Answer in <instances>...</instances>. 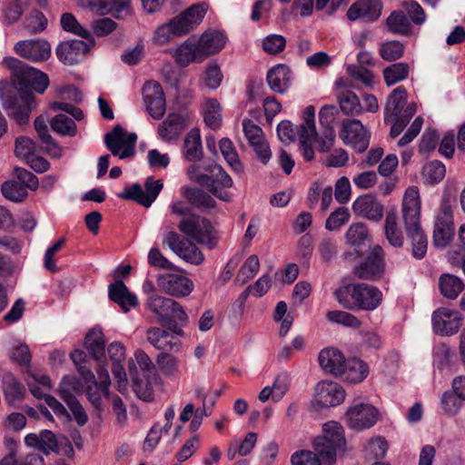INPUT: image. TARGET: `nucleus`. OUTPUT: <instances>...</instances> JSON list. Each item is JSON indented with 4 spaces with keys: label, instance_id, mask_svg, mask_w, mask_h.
I'll return each instance as SVG.
<instances>
[{
    "label": "nucleus",
    "instance_id": "obj_27",
    "mask_svg": "<svg viewBox=\"0 0 465 465\" xmlns=\"http://www.w3.org/2000/svg\"><path fill=\"white\" fill-rule=\"evenodd\" d=\"M185 127V118L179 114L173 113L159 124L158 134L163 140L170 142L178 139Z\"/></svg>",
    "mask_w": 465,
    "mask_h": 465
},
{
    "label": "nucleus",
    "instance_id": "obj_64",
    "mask_svg": "<svg viewBox=\"0 0 465 465\" xmlns=\"http://www.w3.org/2000/svg\"><path fill=\"white\" fill-rule=\"evenodd\" d=\"M292 465H322L315 452L311 450H299L291 457Z\"/></svg>",
    "mask_w": 465,
    "mask_h": 465
},
{
    "label": "nucleus",
    "instance_id": "obj_49",
    "mask_svg": "<svg viewBox=\"0 0 465 465\" xmlns=\"http://www.w3.org/2000/svg\"><path fill=\"white\" fill-rule=\"evenodd\" d=\"M3 195L15 203L23 202L28 195L27 189L17 180H9L3 183L1 188Z\"/></svg>",
    "mask_w": 465,
    "mask_h": 465
},
{
    "label": "nucleus",
    "instance_id": "obj_42",
    "mask_svg": "<svg viewBox=\"0 0 465 465\" xmlns=\"http://www.w3.org/2000/svg\"><path fill=\"white\" fill-rule=\"evenodd\" d=\"M60 23L62 28L64 31L76 35L84 39H86L90 43V45L94 44V40L90 31L84 28L77 21L75 16L71 13L63 14L61 16Z\"/></svg>",
    "mask_w": 465,
    "mask_h": 465
},
{
    "label": "nucleus",
    "instance_id": "obj_60",
    "mask_svg": "<svg viewBox=\"0 0 465 465\" xmlns=\"http://www.w3.org/2000/svg\"><path fill=\"white\" fill-rule=\"evenodd\" d=\"M330 322L344 325L346 327L359 328L361 321L351 313L343 311H330L326 315Z\"/></svg>",
    "mask_w": 465,
    "mask_h": 465
},
{
    "label": "nucleus",
    "instance_id": "obj_3",
    "mask_svg": "<svg viewBox=\"0 0 465 465\" xmlns=\"http://www.w3.org/2000/svg\"><path fill=\"white\" fill-rule=\"evenodd\" d=\"M337 300L345 309L373 311L381 302L382 293L375 286L366 283L353 284L335 292Z\"/></svg>",
    "mask_w": 465,
    "mask_h": 465
},
{
    "label": "nucleus",
    "instance_id": "obj_40",
    "mask_svg": "<svg viewBox=\"0 0 465 465\" xmlns=\"http://www.w3.org/2000/svg\"><path fill=\"white\" fill-rule=\"evenodd\" d=\"M318 439H324L326 442H330L334 446L344 450L346 440L342 426L337 421H328L323 425V435Z\"/></svg>",
    "mask_w": 465,
    "mask_h": 465
},
{
    "label": "nucleus",
    "instance_id": "obj_25",
    "mask_svg": "<svg viewBox=\"0 0 465 465\" xmlns=\"http://www.w3.org/2000/svg\"><path fill=\"white\" fill-rule=\"evenodd\" d=\"M266 80L272 92L284 94L291 85L292 71L286 64H279L268 71Z\"/></svg>",
    "mask_w": 465,
    "mask_h": 465
},
{
    "label": "nucleus",
    "instance_id": "obj_37",
    "mask_svg": "<svg viewBox=\"0 0 465 465\" xmlns=\"http://www.w3.org/2000/svg\"><path fill=\"white\" fill-rule=\"evenodd\" d=\"M440 293L447 299L455 300L464 289L462 280L453 274L444 273L439 279Z\"/></svg>",
    "mask_w": 465,
    "mask_h": 465
},
{
    "label": "nucleus",
    "instance_id": "obj_8",
    "mask_svg": "<svg viewBox=\"0 0 465 465\" xmlns=\"http://www.w3.org/2000/svg\"><path fill=\"white\" fill-rule=\"evenodd\" d=\"M340 138L357 153H363L370 144L371 134L357 119H345L341 122Z\"/></svg>",
    "mask_w": 465,
    "mask_h": 465
},
{
    "label": "nucleus",
    "instance_id": "obj_34",
    "mask_svg": "<svg viewBox=\"0 0 465 465\" xmlns=\"http://www.w3.org/2000/svg\"><path fill=\"white\" fill-rule=\"evenodd\" d=\"M183 194L192 205L202 211H209L216 206L215 200L201 188L184 187Z\"/></svg>",
    "mask_w": 465,
    "mask_h": 465
},
{
    "label": "nucleus",
    "instance_id": "obj_4",
    "mask_svg": "<svg viewBox=\"0 0 465 465\" xmlns=\"http://www.w3.org/2000/svg\"><path fill=\"white\" fill-rule=\"evenodd\" d=\"M3 64L12 72L13 83L15 88L30 90L32 87L37 93L43 94L49 84V78L46 74L28 66L15 57H6Z\"/></svg>",
    "mask_w": 465,
    "mask_h": 465
},
{
    "label": "nucleus",
    "instance_id": "obj_2",
    "mask_svg": "<svg viewBox=\"0 0 465 465\" xmlns=\"http://www.w3.org/2000/svg\"><path fill=\"white\" fill-rule=\"evenodd\" d=\"M144 305L157 316L162 326L170 325L171 331L178 336H183V327L188 324L189 318L178 302L159 294H152L147 296Z\"/></svg>",
    "mask_w": 465,
    "mask_h": 465
},
{
    "label": "nucleus",
    "instance_id": "obj_23",
    "mask_svg": "<svg viewBox=\"0 0 465 465\" xmlns=\"http://www.w3.org/2000/svg\"><path fill=\"white\" fill-rule=\"evenodd\" d=\"M316 400L320 405L325 408L341 404L345 399L343 388L333 381H321L315 388Z\"/></svg>",
    "mask_w": 465,
    "mask_h": 465
},
{
    "label": "nucleus",
    "instance_id": "obj_44",
    "mask_svg": "<svg viewBox=\"0 0 465 465\" xmlns=\"http://www.w3.org/2000/svg\"><path fill=\"white\" fill-rule=\"evenodd\" d=\"M25 389L12 374L5 376L4 394L10 404L20 401L25 396Z\"/></svg>",
    "mask_w": 465,
    "mask_h": 465
},
{
    "label": "nucleus",
    "instance_id": "obj_9",
    "mask_svg": "<svg viewBox=\"0 0 465 465\" xmlns=\"http://www.w3.org/2000/svg\"><path fill=\"white\" fill-rule=\"evenodd\" d=\"M137 135L134 133L126 134L125 131L116 125L110 133L105 134L104 143L113 155L120 159L132 157L134 154V144Z\"/></svg>",
    "mask_w": 465,
    "mask_h": 465
},
{
    "label": "nucleus",
    "instance_id": "obj_11",
    "mask_svg": "<svg viewBox=\"0 0 465 465\" xmlns=\"http://www.w3.org/2000/svg\"><path fill=\"white\" fill-rule=\"evenodd\" d=\"M143 190L139 183H134L130 187L125 188L124 192L119 194L122 199L133 200L139 204L148 208L159 195L163 189V183L152 177H148L144 183Z\"/></svg>",
    "mask_w": 465,
    "mask_h": 465
},
{
    "label": "nucleus",
    "instance_id": "obj_53",
    "mask_svg": "<svg viewBox=\"0 0 465 465\" xmlns=\"http://www.w3.org/2000/svg\"><path fill=\"white\" fill-rule=\"evenodd\" d=\"M417 106L414 103L408 104L401 116H396L389 124L392 123L390 135L392 138L397 137L406 127L411 117L415 114Z\"/></svg>",
    "mask_w": 465,
    "mask_h": 465
},
{
    "label": "nucleus",
    "instance_id": "obj_52",
    "mask_svg": "<svg viewBox=\"0 0 465 465\" xmlns=\"http://www.w3.org/2000/svg\"><path fill=\"white\" fill-rule=\"evenodd\" d=\"M83 384L75 376L66 375L63 378L59 385V395L63 401L74 399V392L82 391Z\"/></svg>",
    "mask_w": 465,
    "mask_h": 465
},
{
    "label": "nucleus",
    "instance_id": "obj_43",
    "mask_svg": "<svg viewBox=\"0 0 465 465\" xmlns=\"http://www.w3.org/2000/svg\"><path fill=\"white\" fill-rule=\"evenodd\" d=\"M346 243L354 248H360L370 239L369 230L366 224L356 223L350 225L345 234Z\"/></svg>",
    "mask_w": 465,
    "mask_h": 465
},
{
    "label": "nucleus",
    "instance_id": "obj_45",
    "mask_svg": "<svg viewBox=\"0 0 465 465\" xmlns=\"http://www.w3.org/2000/svg\"><path fill=\"white\" fill-rule=\"evenodd\" d=\"M314 452L320 459L322 464L331 465L336 460L338 450H342L337 446L330 442H326L324 439L316 438L313 441Z\"/></svg>",
    "mask_w": 465,
    "mask_h": 465
},
{
    "label": "nucleus",
    "instance_id": "obj_12",
    "mask_svg": "<svg viewBox=\"0 0 465 465\" xmlns=\"http://www.w3.org/2000/svg\"><path fill=\"white\" fill-rule=\"evenodd\" d=\"M169 248L180 258L192 264H201L204 256L201 250L188 239L181 238L175 232H170L166 234L164 241Z\"/></svg>",
    "mask_w": 465,
    "mask_h": 465
},
{
    "label": "nucleus",
    "instance_id": "obj_51",
    "mask_svg": "<svg viewBox=\"0 0 465 465\" xmlns=\"http://www.w3.org/2000/svg\"><path fill=\"white\" fill-rule=\"evenodd\" d=\"M445 165L440 161H431L422 168V177L427 183H438L445 176Z\"/></svg>",
    "mask_w": 465,
    "mask_h": 465
},
{
    "label": "nucleus",
    "instance_id": "obj_29",
    "mask_svg": "<svg viewBox=\"0 0 465 465\" xmlns=\"http://www.w3.org/2000/svg\"><path fill=\"white\" fill-rule=\"evenodd\" d=\"M406 99L407 92L403 86H398L391 92L384 109V122L386 124L403 114Z\"/></svg>",
    "mask_w": 465,
    "mask_h": 465
},
{
    "label": "nucleus",
    "instance_id": "obj_46",
    "mask_svg": "<svg viewBox=\"0 0 465 465\" xmlns=\"http://www.w3.org/2000/svg\"><path fill=\"white\" fill-rule=\"evenodd\" d=\"M129 372L133 382V389L136 395L143 401H152L153 388L146 380H143L138 377V372L134 363L129 365Z\"/></svg>",
    "mask_w": 465,
    "mask_h": 465
},
{
    "label": "nucleus",
    "instance_id": "obj_48",
    "mask_svg": "<svg viewBox=\"0 0 465 465\" xmlns=\"http://www.w3.org/2000/svg\"><path fill=\"white\" fill-rule=\"evenodd\" d=\"M221 111V105L216 99H208L205 102L203 116L207 126L213 130L220 128L222 123Z\"/></svg>",
    "mask_w": 465,
    "mask_h": 465
},
{
    "label": "nucleus",
    "instance_id": "obj_22",
    "mask_svg": "<svg viewBox=\"0 0 465 465\" xmlns=\"http://www.w3.org/2000/svg\"><path fill=\"white\" fill-rule=\"evenodd\" d=\"M89 50V44L83 40L74 39L61 42L55 49V54L63 64L74 65L79 63Z\"/></svg>",
    "mask_w": 465,
    "mask_h": 465
},
{
    "label": "nucleus",
    "instance_id": "obj_15",
    "mask_svg": "<svg viewBox=\"0 0 465 465\" xmlns=\"http://www.w3.org/2000/svg\"><path fill=\"white\" fill-rule=\"evenodd\" d=\"M382 8L381 0H357L347 10L346 16L352 22L374 23L381 17Z\"/></svg>",
    "mask_w": 465,
    "mask_h": 465
},
{
    "label": "nucleus",
    "instance_id": "obj_62",
    "mask_svg": "<svg viewBox=\"0 0 465 465\" xmlns=\"http://www.w3.org/2000/svg\"><path fill=\"white\" fill-rule=\"evenodd\" d=\"M404 46L399 41H390L381 45L380 48L381 56L386 61H394L403 54Z\"/></svg>",
    "mask_w": 465,
    "mask_h": 465
},
{
    "label": "nucleus",
    "instance_id": "obj_39",
    "mask_svg": "<svg viewBox=\"0 0 465 465\" xmlns=\"http://www.w3.org/2000/svg\"><path fill=\"white\" fill-rule=\"evenodd\" d=\"M84 347L95 361H100L105 353V343L102 331L95 329L91 330L85 335Z\"/></svg>",
    "mask_w": 465,
    "mask_h": 465
},
{
    "label": "nucleus",
    "instance_id": "obj_1",
    "mask_svg": "<svg viewBox=\"0 0 465 465\" xmlns=\"http://www.w3.org/2000/svg\"><path fill=\"white\" fill-rule=\"evenodd\" d=\"M402 220L408 239L411 242V254L417 260L424 258L428 239L420 224V201L416 188H409L402 201Z\"/></svg>",
    "mask_w": 465,
    "mask_h": 465
},
{
    "label": "nucleus",
    "instance_id": "obj_17",
    "mask_svg": "<svg viewBox=\"0 0 465 465\" xmlns=\"http://www.w3.org/2000/svg\"><path fill=\"white\" fill-rule=\"evenodd\" d=\"M143 101L146 109L153 119H161L165 113V97L161 84L148 81L143 87Z\"/></svg>",
    "mask_w": 465,
    "mask_h": 465
},
{
    "label": "nucleus",
    "instance_id": "obj_63",
    "mask_svg": "<svg viewBox=\"0 0 465 465\" xmlns=\"http://www.w3.org/2000/svg\"><path fill=\"white\" fill-rule=\"evenodd\" d=\"M14 175L15 179L26 189L35 191L39 186L38 178L26 169L15 167L14 169Z\"/></svg>",
    "mask_w": 465,
    "mask_h": 465
},
{
    "label": "nucleus",
    "instance_id": "obj_50",
    "mask_svg": "<svg viewBox=\"0 0 465 465\" xmlns=\"http://www.w3.org/2000/svg\"><path fill=\"white\" fill-rule=\"evenodd\" d=\"M50 125L54 132L61 135L74 136L76 134V124L74 121L63 114L53 117Z\"/></svg>",
    "mask_w": 465,
    "mask_h": 465
},
{
    "label": "nucleus",
    "instance_id": "obj_33",
    "mask_svg": "<svg viewBox=\"0 0 465 465\" xmlns=\"http://www.w3.org/2000/svg\"><path fill=\"white\" fill-rule=\"evenodd\" d=\"M342 369V373L340 376L350 383L362 381L369 373V368L366 363L357 358L346 360Z\"/></svg>",
    "mask_w": 465,
    "mask_h": 465
},
{
    "label": "nucleus",
    "instance_id": "obj_20",
    "mask_svg": "<svg viewBox=\"0 0 465 465\" xmlns=\"http://www.w3.org/2000/svg\"><path fill=\"white\" fill-rule=\"evenodd\" d=\"M205 12V5L197 4L171 19L178 35H183L194 29L203 21Z\"/></svg>",
    "mask_w": 465,
    "mask_h": 465
},
{
    "label": "nucleus",
    "instance_id": "obj_14",
    "mask_svg": "<svg viewBox=\"0 0 465 465\" xmlns=\"http://www.w3.org/2000/svg\"><path fill=\"white\" fill-rule=\"evenodd\" d=\"M433 331L442 336L458 332L462 324V316L458 311L439 308L432 314Z\"/></svg>",
    "mask_w": 465,
    "mask_h": 465
},
{
    "label": "nucleus",
    "instance_id": "obj_6",
    "mask_svg": "<svg viewBox=\"0 0 465 465\" xmlns=\"http://www.w3.org/2000/svg\"><path fill=\"white\" fill-rule=\"evenodd\" d=\"M181 232L209 249L214 248L217 242L215 230L211 222L200 215L192 214L183 218L178 225Z\"/></svg>",
    "mask_w": 465,
    "mask_h": 465
},
{
    "label": "nucleus",
    "instance_id": "obj_35",
    "mask_svg": "<svg viewBox=\"0 0 465 465\" xmlns=\"http://www.w3.org/2000/svg\"><path fill=\"white\" fill-rule=\"evenodd\" d=\"M397 213L395 211H390L385 218L384 233L389 243L395 247L403 246L404 237L397 223Z\"/></svg>",
    "mask_w": 465,
    "mask_h": 465
},
{
    "label": "nucleus",
    "instance_id": "obj_16",
    "mask_svg": "<svg viewBox=\"0 0 465 465\" xmlns=\"http://www.w3.org/2000/svg\"><path fill=\"white\" fill-rule=\"evenodd\" d=\"M157 285L161 291L176 298L188 296L193 290V283L188 277L176 273L159 275Z\"/></svg>",
    "mask_w": 465,
    "mask_h": 465
},
{
    "label": "nucleus",
    "instance_id": "obj_26",
    "mask_svg": "<svg viewBox=\"0 0 465 465\" xmlns=\"http://www.w3.org/2000/svg\"><path fill=\"white\" fill-rule=\"evenodd\" d=\"M108 295L111 301L117 303L124 312L138 304L136 295L131 293L123 281L117 280L108 286Z\"/></svg>",
    "mask_w": 465,
    "mask_h": 465
},
{
    "label": "nucleus",
    "instance_id": "obj_61",
    "mask_svg": "<svg viewBox=\"0 0 465 465\" xmlns=\"http://www.w3.org/2000/svg\"><path fill=\"white\" fill-rule=\"evenodd\" d=\"M350 217V213L346 207H339L327 218L325 228L329 231L338 230L349 221Z\"/></svg>",
    "mask_w": 465,
    "mask_h": 465
},
{
    "label": "nucleus",
    "instance_id": "obj_19",
    "mask_svg": "<svg viewBox=\"0 0 465 465\" xmlns=\"http://www.w3.org/2000/svg\"><path fill=\"white\" fill-rule=\"evenodd\" d=\"M14 49L21 57L32 62H45L51 55V45L44 39L19 41Z\"/></svg>",
    "mask_w": 465,
    "mask_h": 465
},
{
    "label": "nucleus",
    "instance_id": "obj_10",
    "mask_svg": "<svg viewBox=\"0 0 465 465\" xmlns=\"http://www.w3.org/2000/svg\"><path fill=\"white\" fill-rule=\"evenodd\" d=\"M377 409L368 403L354 402L347 410L344 421L351 429L362 430L371 428L378 420Z\"/></svg>",
    "mask_w": 465,
    "mask_h": 465
},
{
    "label": "nucleus",
    "instance_id": "obj_55",
    "mask_svg": "<svg viewBox=\"0 0 465 465\" xmlns=\"http://www.w3.org/2000/svg\"><path fill=\"white\" fill-rule=\"evenodd\" d=\"M315 109L314 106H307L302 114L303 122L298 126L299 135L302 137H317V132L314 124Z\"/></svg>",
    "mask_w": 465,
    "mask_h": 465
},
{
    "label": "nucleus",
    "instance_id": "obj_21",
    "mask_svg": "<svg viewBox=\"0 0 465 465\" xmlns=\"http://www.w3.org/2000/svg\"><path fill=\"white\" fill-rule=\"evenodd\" d=\"M232 183L231 176L221 166H215L211 170V174H208V181H205L202 186L216 198L223 202H230L232 195L225 190L231 188Z\"/></svg>",
    "mask_w": 465,
    "mask_h": 465
},
{
    "label": "nucleus",
    "instance_id": "obj_36",
    "mask_svg": "<svg viewBox=\"0 0 465 465\" xmlns=\"http://www.w3.org/2000/svg\"><path fill=\"white\" fill-rule=\"evenodd\" d=\"M34 124L39 139L44 144H45L46 151L54 157H60L62 155V149L51 136L45 118L43 115H40L36 117Z\"/></svg>",
    "mask_w": 465,
    "mask_h": 465
},
{
    "label": "nucleus",
    "instance_id": "obj_31",
    "mask_svg": "<svg viewBox=\"0 0 465 465\" xmlns=\"http://www.w3.org/2000/svg\"><path fill=\"white\" fill-rule=\"evenodd\" d=\"M196 43L204 60L223 48L225 36L220 32H205Z\"/></svg>",
    "mask_w": 465,
    "mask_h": 465
},
{
    "label": "nucleus",
    "instance_id": "obj_57",
    "mask_svg": "<svg viewBox=\"0 0 465 465\" xmlns=\"http://www.w3.org/2000/svg\"><path fill=\"white\" fill-rule=\"evenodd\" d=\"M219 147L224 159L233 168V170L236 172H242V165L239 161L238 153L234 149L232 141L228 138H223L219 143Z\"/></svg>",
    "mask_w": 465,
    "mask_h": 465
},
{
    "label": "nucleus",
    "instance_id": "obj_30",
    "mask_svg": "<svg viewBox=\"0 0 465 465\" xmlns=\"http://www.w3.org/2000/svg\"><path fill=\"white\" fill-rule=\"evenodd\" d=\"M182 153L188 162H198L203 157L200 131L193 128L184 137Z\"/></svg>",
    "mask_w": 465,
    "mask_h": 465
},
{
    "label": "nucleus",
    "instance_id": "obj_56",
    "mask_svg": "<svg viewBox=\"0 0 465 465\" xmlns=\"http://www.w3.org/2000/svg\"><path fill=\"white\" fill-rule=\"evenodd\" d=\"M260 269V262L258 256L251 255L244 262L236 275L235 281L240 284H244L248 280L254 277Z\"/></svg>",
    "mask_w": 465,
    "mask_h": 465
},
{
    "label": "nucleus",
    "instance_id": "obj_41",
    "mask_svg": "<svg viewBox=\"0 0 465 465\" xmlns=\"http://www.w3.org/2000/svg\"><path fill=\"white\" fill-rule=\"evenodd\" d=\"M338 102L341 112L346 115H360L363 112L360 99L351 91H342L338 95Z\"/></svg>",
    "mask_w": 465,
    "mask_h": 465
},
{
    "label": "nucleus",
    "instance_id": "obj_5",
    "mask_svg": "<svg viewBox=\"0 0 465 465\" xmlns=\"http://www.w3.org/2000/svg\"><path fill=\"white\" fill-rule=\"evenodd\" d=\"M455 204V199L450 196L443 197L440 202L439 212L435 216L432 236L433 244L436 247H446L454 237L453 208Z\"/></svg>",
    "mask_w": 465,
    "mask_h": 465
},
{
    "label": "nucleus",
    "instance_id": "obj_38",
    "mask_svg": "<svg viewBox=\"0 0 465 465\" xmlns=\"http://www.w3.org/2000/svg\"><path fill=\"white\" fill-rule=\"evenodd\" d=\"M386 25L388 30L392 34L408 35L411 33L410 19L402 10L391 12L386 19Z\"/></svg>",
    "mask_w": 465,
    "mask_h": 465
},
{
    "label": "nucleus",
    "instance_id": "obj_24",
    "mask_svg": "<svg viewBox=\"0 0 465 465\" xmlns=\"http://www.w3.org/2000/svg\"><path fill=\"white\" fill-rule=\"evenodd\" d=\"M352 210L355 214L374 222L381 221L384 213L382 203L372 194L358 197L352 204Z\"/></svg>",
    "mask_w": 465,
    "mask_h": 465
},
{
    "label": "nucleus",
    "instance_id": "obj_18",
    "mask_svg": "<svg viewBox=\"0 0 465 465\" xmlns=\"http://www.w3.org/2000/svg\"><path fill=\"white\" fill-rule=\"evenodd\" d=\"M166 329L160 327H151L146 331L147 341L159 351L177 352L181 348V341L178 335L170 330V325H165Z\"/></svg>",
    "mask_w": 465,
    "mask_h": 465
},
{
    "label": "nucleus",
    "instance_id": "obj_47",
    "mask_svg": "<svg viewBox=\"0 0 465 465\" xmlns=\"http://www.w3.org/2000/svg\"><path fill=\"white\" fill-rule=\"evenodd\" d=\"M410 66L407 63H395L383 69V78L387 85H393L409 75Z\"/></svg>",
    "mask_w": 465,
    "mask_h": 465
},
{
    "label": "nucleus",
    "instance_id": "obj_58",
    "mask_svg": "<svg viewBox=\"0 0 465 465\" xmlns=\"http://www.w3.org/2000/svg\"><path fill=\"white\" fill-rule=\"evenodd\" d=\"M156 364L165 375H173L179 371V361L171 351H163L157 355Z\"/></svg>",
    "mask_w": 465,
    "mask_h": 465
},
{
    "label": "nucleus",
    "instance_id": "obj_32",
    "mask_svg": "<svg viewBox=\"0 0 465 465\" xmlns=\"http://www.w3.org/2000/svg\"><path fill=\"white\" fill-rule=\"evenodd\" d=\"M174 57L176 63L183 67L191 63L203 61L197 43L192 39H187L175 50Z\"/></svg>",
    "mask_w": 465,
    "mask_h": 465
},
{
    "label": "nucleus",
    "instance_id": "obj_59",
    "mask_svg": "<svg viewBox=\"0 0 465 465\" xmlns=\"http://www.w3.org/2000/svg\"><path fill=\"white\" fill-rule=\"evenodd\" d=\"M462 401L457 393L452 391H445L440 399V405L443 411L450 416L456 415L462 406Z\"/></svg>",
    "mask_w": 465,
    "mask_h": 465
},
{
    "label": "nucleus",
    "instance_id": "obj_28",
    "mask_svg": "<svg viewBox=\"0 0 465 465\" xmlns=\"http://www.w3.org/2000/svg\"><path fill=\"white\" fill-rule=\"evenodd\" d=\"M320 366L326 371L335 376L342 373L345 358L342 353L333 348H326L321 351L318 357Z\"/></svg>",
    "mask_w": 465,
    "mask_h": 465
},
{
    "label": "nucleus",
    "instance_id": "obj_54",
    "mask_svg": "<svg viewBox=\"0 0 465 465\" xmlns=\"http://www.w3.org/2000/svg\"><path fill=\"white\" fill-rule=\"evenodd\" d=\"M47 25V19L45 15L38 11H31L24 21V27L30 34H38L43 32Z\"/></svg>",
    "mask_w": 465,
    "mask_h": 465
},
{
    "label": "nucleus",
    "instance_id": "obj_13",
    "mask_svg": "<svg viewBox=\"0 0 465 465\" xmlns=\"http://www.w3.org/2000/svg\"><path fill=\"white\" fill-rule=\"evenodd\" d=\"M384 271V251L374 245L366 260L353 270L354 274L363 280L374 281L381 277Z\"/></svg>",
    "mask_w": 465,
    "mask_h": 465
},
{
    "label": "nucleus",
    "instance_id": "obj_7",
    "mask_svg": "<svg viewBox=\"0 0 465 465\" xmlns=\"http://www.w3.org/2000/svg\"><path fill=\"white\" fill-rule=\"evenodd\" d=\"M2 104L6 109H13L11 117L19 124L29 122L30 113L36 107L35 95L31 90L19 88L17 94L9 92L1 94Z\"/></svg>",
    "mask_w": 465,
    "mask_h": 465
}]
</instances>
